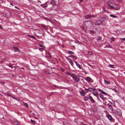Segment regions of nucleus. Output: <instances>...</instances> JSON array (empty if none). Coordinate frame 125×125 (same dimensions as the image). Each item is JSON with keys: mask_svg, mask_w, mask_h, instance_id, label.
Instances as JSON below:
<instances>
[{"mask_svg": "<svg viewBox=\"0 0 125 125\" xmlns=\"http://www.w3.org/2000/svg\"><path fill=\"white\" fill-rule=\"evenodd\" d=\"M67 73L68 74L70 75L73 78L74 83H78L79 82V79L78 76H76L73 73L71 74L68 72H67Z\"/></svg>", "mask_w": 125, "mask_h": 125, "instance_id": "1", "label": "nucleus"}, {"mask_svg": "<svg viewBox=\"0 0 125 125\" xmlns=\"http://www.w3.org/2000/svg\"><path fill=\"white\" fill-rule=\"evenodd\" d=\"M93 23L90 21L86 20L84 22V25L87 27H89L91 26L92 24Z\"/></svg>", "mask_w": 125, "mask_h": 125, "instance_id": "2", "label": "nucleus"}, {"mask_svg": "<svg viewBox=\"0 0 125 125\" xmlns=\"http://www.w3.org/2000/svg\"><path fill=\"white\" fill-rule=\"evenodd\" d=\"M116 114L118 116H120L122 115L121 110L120 109H117L115 111Z\"/></svg>", "mask_w": 125, "mask_h": 125, "instance_id": "3", "label": "nucleus"}, {"mask_svg": "<svg viewBox=\"0 0 125 125\" xmlns=\"http://www.w3.org/2000/svg\"><path fill=\"white\" fill-rule=\"evenodd\" d=\"M102 23V21L100 20H99L95 22L94 24L95 25H99L101 24Z\"/></svg>", "mask_w": 125, "mask_h": 125, "instance_id": "4", "label": "nucleus"}, {"mask_svg": "<svg viewBox=\"0 0 125 125\" xmlns=\"http://www.w3.org/2000/svg\"><path fill=\"white\" fill-rule=\"evenodd\" d=\"M113 4L110 2H108V6L109 7V9H111L112 8Z\"/></svg>", "mask_w": 125, "mask_h": 125, "instance_id": "5", "label": "nucleus"}, {"mask_svg": "<svg viewBox=\"0 0 125 125\" xmlns=\"http://www.w3.org/2000/svg\"><path fill=\"white\" fill-rule=\"evenodd\" d=\"M10 14V12L8 11H6L5 13L3 14V15L7 17H8V16Z\"/></svg>", "mask_w": 125, "mask_h": 125, "instance_id": "6", "label": "nucleus"}, {"mask_svg": "<svg viewBox=\"0 0 125 125\" xmlns=\"http://www.w3.org/2000/svg\"><path fill=\"white\" fill-rule=\"evenodd\" d=\"M113 9L115 10H116L119 8V7L118 5L115 4H113V7H112Z\"/></svg>", "mask_w": 125, "mask_h": 125, "instance_id": "7", "label": "nucleus"}, {"mask_svg": "<svg viewBox=\"0 0 125 125\" xmlns=\"http://www.w3.org/2000/svg\"><path fill=\"white\" fill-rule=\"evenodd\" d=\"M97 90H98L99 92L101 94L105 95L106 94V93L103 90H101L100 89H98Z\"/></svg>", "mask_w": 125, "mask_h": 125, "instance_id": "8", "label": "nucleus"}, {"mask_svg": "<svg viewBox=\"0 0 125 125\" xmlns=\"http://www.w3.org/2000/svg\"><path fill=\"white\" fill-rule=\"evenodd\" d=\"M13 48L14 49V51L15 52H20V50L15 47H13Z\"/></svg>", "mask_w": 125, "mask_h": 125, "instance_id": "9", "label": "nucleus"}, {"mask_svg": "<svg viewBox=\"0 0 125 125\" xmlns=\"http://www.w3.org/2000/svg\"><path fill=\"white\" fill-rule=\"evenodd\" d=\"M89 98L90 100L93 103H94L95 102V101L91 96H89Z\"/></svg>", "mask_w": 125, "mask_h": 125, "instance_id": "10", "label": "nucleus"}, {"mask_svg": "<svg viewBox=\"0 0 125 125\" xmlns=\"http://www.w3.org/2000/svg\"><path fill=\"white\" fill-rule=\"evenodd\" d=\"M107 105L108 107H109V109L111 110V111L112 112L113 111V108L112 107V105L109 104H107Z\"/></svg>", "mask_w": 125, "mask_h": 125, "instance_id": "11", "label": "nucleus"}, {"mask_svg": "<svg viewBox=\"0 0 125 125\" xmlns=\"http://www.w3.org/2000/svg\"><path fill=\"white\" fill-rule=\"evenodd\" d=\"M67 60L70 62L71 65L72 66H73V63L72 60L69 58H68L67 59Z\"/></svg>", "mask_w": 125, "mask_h": 125, "instance_id": "12", "label": "nucleus"}, {"mask_svg": "<svg viewBox=\"0 0 125 125\" xmlns=\"http://www.w3.org/2000/svg\"><path fill=\"white\" fill-rule=\"evenodd\" d=\"M75 62L76 65L80 69H82V67L81 66V65L78 63H77L76 62H75Z\"/></svg>", "mask_w": 125, "mask_h": 125, "instance_id": "13", "label": "nucleus"}, {"mask_svg": "<svg viewBox=\"0 0 125 125\" xmlns=\"http://www.w3.org/2000/svg\"><path fill=\"white\" fill-rule=\"evenodd\" d=\"M80 94L83 96H84L86 94L85 92L83 91L80 92Z\"/></svg>", "mask_w": 125, "mask_h": 125, "instance_id": "14", "label": "nucleus"}, {"mask_svg": "<svg viewBox=\"0 0 125 125\" xmlns=\"http://www.w3.org/2000/svg\"><path fill=\"white\" fill-rule=\"evenodd\" d=\"M84 17L86 19H90V18H91V15L88 14L85 16Z\"/></svg>", "mask_w": 125, "mask_h": 125, "instance_id": "15", "label": "nucleus"}, {"mask_svg": "<svg viewBox=\"0 0 125 125\" xmlns=\"http://www.w3.org/2000/svg\"><path fill=\"white\" fill-rule=\"evenodd\" d=\"M85 80L87 82H90L91 81V79L90 77H87L85 78Z\"/></svg>", "mask_w": 125, "mask_h": 125, "instance_id": "16", "label": "nucleus"}, {"mask_svg": "<svg viewBox=\"0 0 125 125\" xmlns=\"http://www.w3.org/2000/svg\"><path fill=\"white\" fill-rule=\"evenodd\" d=\"M51 4L52 6H54L55 5V3L54 1L53 0H52L51 3H49V4Z\"/></svg>", "mask_w": 125, "mask_h": 125, "instance_id": "17", "label": "nucleus"}, {"mask_svg": "<svg viewBox=\"0 0 125 125\" xmlns=\"http://www.w3.org/2000/svg\"><path fill=\"white\" fill-rule=\"evenodd\" d=\"M69 57H71L74 60H76L77 59V57L74 55H71L70 56H68Z\"/></svg>", "mask_w": 125, "mask_h": 125, "instance_id": "18", "label": "nucleus"}, {"mask_svg": "<svg viewBox=\"0 0 125 125\" xmlns=\"http://www.w3.org/2000/svg\"><path fill=\"white\" fill-rule=\"evenodd\" d=\"M104 82L105 84H109L110 83V82L106 81L105 80H104Z\"/></svg>", "mask_w": 125, "mask_h": 125, "instance_id": "19", "label": "nucleus"}, {"mask_svg": "<svg viewBox=\"0 0 125 125\" xmlns=\"http://www.w3.org/2000/svg\"><path fill=\"white\" fill-rule=\"evenodd\" d=\"M107 118L110 120H112V116L110 115H107Z\"/></svg>", "mask_w": 125, "mask_h": 125, "instance_id": "20", "label": "nucleus"}, {"mask_svg": "<svg viewBox=\"0 0 125 125\" xmlns=\"http://www.w3.org/2000/svg\"><path fill=\"white\" fill-rule=\"evenodd\" d=\"M27 36H28L29 37H30V38H33V39H34L35 40H36V38L34 36H32L31 35H30L29 34H28L27 35Z\"/></svg>", "mask_w": 125, "mask_h": 125, "instance_id": "21", "label": "nucleus"}, {"mask_svg": "<svg viewBox=\"0 0 125 125\" xmlns=\"http://www.w3.org/2000/svg\"><path fill=\"white\" fill-rule=\"evenodd\" d=\"M95 92V93L94 92H92V94L94 96H96L98 94H98V93L97 92Z\"/></svg>", "mask_w": 125, "mask_h": 125, "instance_id": "22", "label": "nucleus"}, {"mask_svg": "<svg viewBox=\"0 0 125 125\" xmlns=\"http://www.w3.org/2000/svg\"><path fill=\"white\" fill-rule=\"evenodd\" d=\"M110 17H112L113 18H117V16L113 14H110Z\"/></svg>", "mask_w": 125, "mask_h": 125, "instance_id": "23", "label": "nucleus"}, {"mask_svg": "<svg viewBox=\"0 0 125 125\" xmlns=\"http://www.w3.org/2000/svg\"><path fill=\"white\" fill-rule=\"evenodd\" d=\"M99 95L100 98H101L102 99H104V97L103 95L101 94H99Z\"/></svg>", "mask_w": 125, "mask_h": 125, "instance_id": "24", "label": "nucleus"}, {"mask_svg": "<svg viewBox=\"0 0 125 125\" xmlns=\"http://www.w3.org/2000/svg\"><path fill=\"white\" fill-rule=\"evenodd\" d=\"M68 53L70 54H74V53L73 52L70 51H68Z\"/></svg>", "mask_w": 125, "mask_h": 125, "instance_id": "25", "label": "nucleus"}, {"mask_svg": "<svg viewBox=\"0 0 125 125\" xmlns=\"http://www.w3.org/2000/svg\"><path fill=\"white\" fill-rule=\"evenodd\" d=\"M84 99L85 101H86L88 99V97L86 96H84Z\"/></svg>", "mask_w": 125, "mask_h": 125, "instance_id": "26", "label": "nucleus"}, {"mask_svg": "<svg viewBox=\"0 0 125 125\" xmlns=\"http://www.w3.org/2000/svg\"><path fill=\"white\" fill-rule=\"evenodd\" d=\"M108 102L112 106H114V102H111L110 101H108Z\"/></svg>", "mask_w": 125, "mask_h": 125, "instance_id": "27", "label": "nucleus"}, {"mask_svg": "<svg viewBox=\"0 0 125 125\" xmlns=\"http://www.w3.org/2000/svg\"><path fill=\"white\" fill-rule=\"evenodd\" d=\"M109 66L111 68H114V66H115L114 65H112V64H109Z\"/></svg>", "mask_w": 125, "mask_h": 125, "instance_id": "28", "label": "nucleus"}, {"mask_svg": "<svg viewBox=\"0 0 125 125\" xmlns=\"http://www.w3.org/2000/svg\"><path fill=\"white\" fill-rule=\"evenodd\" d=\"M93 53L91 52H88V55H91Z\"/></svg>", "mask_w": 125, "mask_h": 125, "instance_id": "29", "label": "nucleus"}, {"mask_svg": "<svg viewBox=\"0 0 125 125\" xmlns=\"http://www.w3.org/2000/svg\"><path fill=\"white\" fill-rule=\"evenodd\" d=\"M42 26L45 29H47V27L45 25H43V24H42Z\"/></svg>", "mask_w": 125, "mask_h": 125, "instance_id": "30", "label": "nucleus"}, {"mask_svg": "<svg viewBox=\"0 0 125 125\" xmlns=\"http://www.w3.org/2000/svg\"><path fill=\"white\" fill-rule=\"evenodd\" d=\"M24 104L27 107L28 106V104L26 103L23 102Z\"/></svg>", "mask_w": 125, "mask_h": 125, "instance_id": "31", "label": "nucleus"}, {"mask_svg": "<svg viewBox=\"0 0 125 125\" xmlns=\"http://www.w3.org/2000/svg\"><path fill=\"white\" fill-rule=\"evenodd\" d=\"M90 32L94 33H95V32L93 30L90 31Z\"/></svg>", "mask_w": 125, "mask_h": 125, "instance_id": "32", "label": "nucleus"}, {"mask_svg": "<svg viewBox=\"0 0 125 125\" xmlns=\"http://www.w3.org/2000/svg\"><path fill=\"white\" fill-rule=\"evenodd\" d=\"M44 5L43 7H46L47 6V4L46 3H45V4H44Z\"/></svg>", "mask_w": 125, "mask_h": 125, "instance_id": "33", "label": "nucleus"}, {"mask_svg": "<svg viewBox=\"0 0 125 125\" xmlns=\"http://www.w3.org/2000/svg\"><path fill=\"white\" fill-rule=\"evenodd\" d=\"M31 122L34 124H35L36 123L35 122V121L32 120H31Z\"/></svg>", "mask_w": 125, "mask_h": 125, "instance_id": "34", "label": "nucleus"}, {"mask_svg": "<svg viewBox=\"0 0 125 125\" xmlns=\"http://www.w3.org/2000/svg\"><path fill=\"white\" fill-rule=\"evenodd\" d=\"M102 38L101 37H98V38L97 39V40H99L101 39Z\"/></svg>", "mask_w": 125, "mask_h": 125, "instance_id": "35", "label": "nucleus"}, {"mask_svg": "<svg viewBox=\"0 0 125 125\" xmlns=\"http://www.w3.org/2000/svg\"><path fill=\"white\" fill-rule=\"evenodd\" d=\"M93 89V88H91V87H90V88H88V90L90 91H91L92 90V89Z\"/></svg>", "mask_w": 125, "mask_h": 125, "instance_id": "36", "label": "nucleus"}, {"mask_svg": "<svg viewBox=\"0 0 125 125\" xmlns=\"http://www.w3.org/2000/svg\"><path fill=\"white\" fill-rule=\"evenodd\" d=\"M82 38L84 40H85L86 41H87V39L86 38H85L83 37H82Z\"/></svg>", "mask_w": 125, "mask_h": 125, "instance_id": "37", "label": "nucleus"}, {"mask_svg": "<svg viewBox=\"0 0 125 125\" xmlns=\"http://www.w3.org/2000/svg\"><path fill=\"white\" fill-rule=\"evenodd\" d=\"M39 49L41 51L43 50H44V48H43V47H42V48H39Z\"/></svg>", "mask_w": 125, "mask_h": 125, "instance_id": "38", "label": "nucleus"}, {"mask_svg": "<svg viewBox=\"0 0 125 125\" xmlns=\"http://www.w3.org/2000/svg\"><path fill=\"white\" fill-rule=\"evenodd\" d=\"M42 36V34H39V35H37V36L39 37H41Z\"/></svg>", "mask_w": 125, "mask_h": 125, "instance_id": "39", "label": "nucleus"}, {"mask_svg": "<svg viewBox=\"0 0 125 125\" xmlns=\"http://www.w3.org/2000/svg\"><path fill=\"white\" fill-rule=\"evenodd\" d=\"M0 83L1 84H4L5 83V82H1L0 81Z\"/></svg>", "mask_w": 125, "mask_h": 125, "instance_id": "40", "label": "nucleus"}, {"mask_svg": "<svg viewBox=\"0 0 125 125\" xmlns=\"http://www.w3.org/2000/svg\"><path fill=\"white\" fill-rule=\"evenodd\" d=\"M83 29V30L86 33H87V31L86 30H84V29L83 28H82Z\"/></svg>", "mask_w": 125, "mask_h": 125, "instance_id": "41", "label": "nucleus"}, {"mask_svg": "<svg viewBox=\"0 0 125 125\" xmlns=\"http://www.w3.org/2000/svg\"><path fill=\"white\" fill-rule=\"evenodd\" d=\"M15 8H16V9H17L19 10H20V8H18V7H17V6H15Z\"/></svg>", "mask_w": 125, "mask_h": 125, "instance_id": "42", "label": "nucleus"}, {"mask_svg": "<svg viewBox=\"0 0 125 125\" xmlns=\"http://www.w3.org/2000/svg\"><path fill=\"white\" fill-rule=\"evenodd\" d=\"M3 2V1L2 0H0V4H1Z\"/></svg>", "mask_w": 125, "mask_h": 125, "instance_id": "43", "label": "nucleus"}, {"mask_svg": "<svg viewBox=\"0 0 125 125\" xmlns=\"http://www.w3.org/2000/svg\"><path fill=\"white\" fill-rule=\"evenodd\" d=\"M117 1L119 2H121V0H116Z\"/></svg>", "mask_w": 125, "mask_h": 125, "instance_id": "44", "label": "nucleus"}, {"mask_svg": "<svg viewBox=\"0 0 125 125\" xmlns=\"http://www.w3.org/2000/svg\"><path fill=\"white\" fill-rule=\"evenodd\" d=\"M120 39L124 41H125V38H121Z\"/></svg>", "mask_w": 125, "mask_h": 125, "instance_id": "45", "label": "nucleus"}, {"mask_svg": "<svg viewBox=\"0 0 125 125\" xmlns=\"http://www.w3.org/2000/svg\"><path fill=\"white\" fill-rule=\"evenodd\" d=\"M88 89H84V90L85 91H86V92H87V91H89L88 90Z\"/></svg>", "mask_w": 125, "mask_h": 125, "instance_id": "46", "label": "nucleus"}, {"mask_svg": "<svg viewBox=\"0 0 125 125\" xmlns=\"http://www.w3.org/2000/svg\"><path fill=\"white\" fill-rule=\"evenodd\" d=\"M54 87H55V88H58L59 87L57 86H56L55 85H54Z\"/></svg>", "mask_w": 125, "mask_h": 125, "instance_id": "47", "label": "nucleus"}, {"mask_svg": "<svg viewBox=\"0 0 125 125\" xmlns=\"http://www.w3.org/2000/svg\"><path fill=\"white\" fill-rule=\"evenodd\" d=\"M92 90V91H94L96 90V89L95 88H93V89Z\"/></svg>", "mask_w": 125, "mask_h": 125, "instance_id": "48", "label": "nucleus"}, {"mask_svg": "<svg viewBox=\"0 0 125 125\" xmlns=\"http://www.w3.org/2000/svg\"><path fill=\"white\" fill-rule=\"evenodd\" d=\"M91 17H95L94 15H91Z\"/></svg>", "mask_w": 125, "mask_h": 125, "instance_id": "49", "label": "nucleus"}, {"mask_svg": "<svg viewBox=\"0 0 125 125\" xmlns=\"http://www.w3.org/2000/svg\"><path fill=\"white\" fill-rule=\"evenodd\" d=\"M39 46L41 47H43V45H41V44H39Z\"/></svg>", "mask_w": 125, "mask_h": 125, "instance_id": "50", "label": "nucleus"}, {"mask_svg": "<svg viewBox=\"0 0 125 125\" xmlns=\"http://www.w3.org/2000/svg\"><path fill=\"white\" fill-rule=\"evenodd\" d=\"M88 65L91 67H92V66L90 64H88Z\"/></svg>", "mask_w": 125, "mask_h": 125, "instance_id": "51", "label": "nucleus"}, {"mask_svg": "<svg viewBox=\"0 0 125 125\" xmlns=\"http://www.w3.org/2000/svg\"><path fill=\"white\" fill-rule=\"evenodd\" d=\"M0 29H3V28L0 25Z\"/></svg>", "mask_w": 125, "mask_h": 125, "instance_id": "52", "label": "nucleus"}, {"mask_svg": "<svg viewBox=\"0 0 125 125\" xmlns=\"http://www.w3.org/2000/svg\"><path fill=\"white\" fill-rule=\"evenodd\" d=\"M103 11H105V9L104 8H103Z\"/></svg>", "mask_w": 125, "mask_h": 125, "instance_id": "53", "label": "nucleus"}, {"mask_svg": "<svg viewBox=\"0 0 125 125\" xmlns=\"http://www.w3.org/2000/svg\"><path fill=\"white\" fill-rule=\"evenodd\" d=\"M10 4L11 5H12V6H13V4L12 3H10Z\"/></svg>", "mask_w": 125, "mask_h": 125, "instance_id": "54", "label": "nucleus"}, {"mask_svg": "<svg viewBox=\"0 0 125 125\" xmlns=\"http://www.w3.org/2000/svg\"><path fill=\"white\" fill-rule=\"evenodd\" d=\"M114 38H112V41H114Z\"/></svg>", "mask_w": 125, "mask_h": 125, "instance_id": "55", "label": "nucleus"}, {"mask_svg": "<svg viewBox=\"0 0 125 125\" xmlns=\"http://www.w3.org/2000/svg\"><path fill=\"white\" fill-rule=\"evenodd\" d=\"M79 0L81 2L83 1V0Z\"/></svg>", "mask_w": 125, "mask_h": 125, "instance_id": "56", "label": "nucleus"}, {"mask_svg": "<svg viewBox=\"0 0 125 125\" xmlns=\"http://www.w3.org/2000/svg\"><path fill=\"white\" fill-rule=\"evenodd\" d=\"M44 4H42V5H41V6L42 7H43V6H44Z\"/></svg>", "mask_w": 125, "mask_h": 125, "instance_id": "57", "label": "nucleus"}, {"mask_svg": "<svg viewBox=\"0 0 125 125\" xmlns=\"http://www.w3.org/2000/svg\"><path fill=\"white\" fill-rule=\"evenodd\" d=\"M54 92H52L51 93V94H54Z\"/></svg>", "mask_w": 125, "mask_h": 125, "instance_id": "58", "label": "nucleus"}, {"mask_svg": "<svg viewBox=\"0 0 125 125\" xmlns=\"http://www.w3.org/2000/svg\"><path fill=\"white\" fill-rule=\"evenodd\" d=\"M7 95H9V96H10V94H7Z\"/></svg>", "mask_w": 125, "mask_h": 125, "instance_id": "59", "label": "nucleus"}, {"mask_svg": "<svg viewBox=\"0 0 125 125\" xmlns=\"http://www.w3.org/2000/svg\"><path fill=\"white\" fill-rule=\"evenodd\" d=\"M103 18L105 20L106 19V18H104L103 17Z\"/></svg>", "mask_w": 125, "mask_h": 125, "instance_id": "60", "label": "nucleus"}, {"mask_svg": "<svg viewBox=\"0 0 125 125\" xmlns=\"http://www.w3.org/2000/svg\"><path fill=\"white\" fill-rule=\"evenodd\" d=\"M62 70V71H63H63H64V70H62H62Z\"/></svg>", "mask_w": 125, "mask_h": 125, "instance_id": "61", "label": "nucleus"}, {"mask_svg": "<svg viewBox=\"0 0 125 125\" xmlns=\"http://www.w3.org/2000/svg\"><path fill=\"white\" fill-rule=\"evenodd\" d=\"M108 46H109V47H110V45H108Z\"/></svg>", "mask_w": 125, "mask_h": 125, "instance_id": "62", "label": "nucleus"}, {"mask_svg": "<svg viewBox=\"0 0 125 125\" xmlns=\"http://www.w3.org/2000/svg\"><path fill=\"white\" fill-rule=\"evenodd\" d=\"M21 69H24V68L23 67L21 68Z\"/></svg>", "mask_w": 125, "mask_h": 125, "instance_id": "63", "label": "nucleus"}, {"mask_svg": "<svg viewBox=\"0 0 125 125\" xmlns=\"http://www.w3.org/2000/svg\"><path fill=\"white\" fill-rule=\"evenodd\" d=\"M124 73L125 74V72H124Z\"/></svg>", "mask_w": 125, "mask_h": 125, "instance_id": "64", "label": "nucleus"}]
</instances>
